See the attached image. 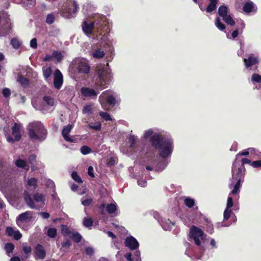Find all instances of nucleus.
<instances>
[{"label": "nucleus", "mask_w": 261, "mask_h": 261, "mask_svg": "<svg viewBox=\"0 0 261 261\" xmlns=\"http://www.w3.org/2000/svg\"><path fill=\"white\" fill-rule=\"evenodd\" d=\"M15 165L18 168H24L27 166V162L22 159H19L16 161Z\"/></svg>", "instance_id": "41"}, {"label": "nucleus", "mask_w": 261, "mask_h": 261, "mask_svg": "<svg viewBox=\"0 0 261 261\" xmlns=\"http://www.w3.org/2000/svg\"><path fill=\"white\" fill-rule=\"evenodd\" d=\"M58 8L60 13L63 17L70 18L71 15V9L67 3L60 2L58 5Z\"/></svg>", "instance_id": "9"}, {"label": "nucleus", "mask_w": 261, "mask_h": 261, "mask_svg": "<svg viewBox=\"0 0 261 261\" xmlns=\"http://www.w3.org/2000/svg\"><path fill=\"white\" fill-rule=\"evenodd\" d=\"M233 205V199L231 197L229 196L227 198L226 207L231 208Z\"/></svg>", "instance_id": "56"}, {"label": "nucleus", "mask_w": 261, "mask_h": 261, "mask_svg": "<svg viewBox=\"0 0 261 261\" xmlns=\"http://www.w3.org/2000/svg\"><path fill=\"white\" fill-rule=\"evenodd\" d=\"M231 210L230 208L226 207L225 210H224V213H223V217H224V220H227L230 216V215L231 214Z\"/></svg>", "instance_id": "46"}, {"label": "nucleus", "mask_w": 261, "mask_h": 261, "mask_svg": "<svg viewBox=\"0 0 261 261\" xmlns=\"http://www.w3.org/2000/svg\"><path fill=\"white\" fill-rule=\"evenodd\" d=\"M11 45L15 49H18L21 45V41L16 38H13L10 41Z\"/></svg>", "instance_id": "28"}, {"label": "nucleus", "mask_w": 261, "mask_h": 261, "mask_svg": "<svg viewBox=\"0 0 261 261\" xmlns=\"http://www.w3.org/2000/svg\"><path fill=\"white\" fill-rule=\"evenodd\" d=\"M250 149V148H248L247 150H244L240 152L239 153L237 154L236 155V159H237V158L239 159L240 156H243V155H244V156H247V155H248L249 154V150Z\"/></svg>", "instance_id": "51"}, {"label": "nucleus", "mask_w": 261, "mask_h": 261, "mask_svg": "<svg viewBox=\"0 0 261 261\" xmlns=\"http://www.w3.org/2000/svg\"><path fill=\"white\" fill-rule=\"evenodd\" d=\"M97 77L96 79V84L102 89L107 87L106 85L109 80L110 74L103 68L97 70Z\"/></svg>", "instance_id": "3"}, {"label": "nucleus", "mask_w": 261, "mask_h": 261, "mask_svg": "<svg viewBox=\"0 0 261 261\" xmlns=\"http://www.w3.org/2000/svg\"><path fill=\"white\" fill-rule=\"evenodd\" d=\"M37 180L35 178H31L28 180V185L29 186H33L35 189L37 187Z\"/></svg>", "instance_id": "49"}, {"label": "nucleus", "mask_w": 261, "mask_h": 261, "mask_svg": "<svg viewBox=\"0 0 261 261\" xmlns=\"http://www.w3.org/2000/svg\"><path fill=\"white\" fill-rule=\"evenodd\" d=\"M92 202V200L91 199H87L83 200L82 201V203L84 206H89Z\"/></svg>", "instance_id": "63"}, {"label": "nucleus", "mask_w": 261, "mask_h": 261, "mask_svg": "<svg viewBox=\"0 0 261 261\" xmlns=\"http://www.w3.org/2000/svg\"><path fill=\"white\" fill-rule=\"evenodd\" d=\"M43 76L46 81H48L52 73V70L50 67L43 68Z\"/></svg>", "instance_id": "27"}, {"label": "nucleus", "mask_w": 261, "mask_h": 261, "mask_svg": "<svg viewBox=\"0 0 261 261\" xmlns=\"http://www.w3.org/2000/svg\"><path fill=\"white\" fill-rule=\"evenodd\" d=\"M88 127L90 129L100 130L101 128V124L100 122H96L94 123H91L88 124Z\"/></svg>", "instance_id": "35"}, {"label": "nucleus", "mask_w": 261, "mask_h": 261, "mask_svg": "<svg viewBox=\"0 0 261 261\" xmlns=\"http://www.w3.org/2000/svg\"><path fill=\"white\" fill-rule=\"evenodd\" d=\"M22 250L26 254H30L32 251L31 247L28 246H23Z\"/></svg>", "instance_id": "62"}, {"label": "nucleus", "mask_w": 261, "mask_h": 261, "mask_svg": "<svg viewBox=\"0 0 261 261\" xmlns=\"http://www.w3.org/2000/svg\"><path fill=\"white\" fill-rule=\"evenodd\" d=\"M91 54L94 58L101 59L104 57L105 53L100 48H97L94 51H92Z\"/></svg>", "instance_id": "22"}, {"label": "nucleus", "mask_w": 261, "mask_h": 261, "mask_svg": "<svg viewBox=\"0 0 261 261\" xmlns=\"http://www.w3.org/2000/svg\"><path fill=\"white\" fill-rule=\"evenodd\" d=\"M51 55L53 58L56 59L58 62H60L63 58L62 54L58 51H54Z\"/></svg>", "instance_id": "39"}, {"label": "nucleus", "mask_w": 261, "mask_h": 261, "mask_svg": "<svg viewBox=\"0 0 261 261\" xmlns=\"http://www.w3.org/2000/svg\"><path fill=\"white\" fill-rule=\"evenodd\" d=\"M215 25L220 31H224L226 28L225 25L221 21L219 17L216 18Z\"/></svg>", "instance_id": "37"}, {"label": "nucleus", "mask_w": 261, "mask_h": 261, "mask_svg": "<svg viewBox=\"0 0 261 261\" xmlns=\"http://www.w3.org/2000/svg\"><path fill=\"white\" fill-rule=\"evenodd\" d=\"M152 146L159 150V155L163 158L171 155L173 151V141L170 138L159 133H154L149 139Z\"/></svg>", "instance_id": "1"}, {"label": "nucleus", "mask_w": 261, "mask_h": 261, "mask_svg": "<svg viewBox=\"0 0 261 261\" xmlns=\"http://www.w3.org/2000/svg\"><path fill=\"white\" fill-rule=\"evenodd\" d=\"M99 115L106 121H110L112 120L111 116L107 112H100Z\"/></svg>", "instance_id": "48"}, {"label": "nucleus", "mask_w": 261, "mask_h": 261, "mask_svg": "<svg viewBox=\"0 0 261 261\" xmlns=\"http://www.w3.org/2000/svg\"><path fill=\"white\" fill-rule=\"evenodd\" d=\"M47 235L50 238H55L57 236V229L55 228H49L47 231Z\"/></svg>", "instance_id": "40"}, {"label": "nucleus", "mask_w": 261, "mask_h": 261, "mask_svg": "<svg viewBox=\"0 0 261 261\" xmlns=\"http://www.w3.org/2000/svg\"><path fill=\"white\" fill-rule=\"evenodd\" d=\"M35 258L36 259H43L46 257V251L43 246L41 244H37L34 249Z\"/></svg>", "instance_id": "14"}, {"label": "nucleus", "mask_w": 261, "mask_h": 261, "mask_svg": "<svg viewBox=\"0 0 261 261\" xmlns=\"http://www.w3.org/2000/svg\"><path fill=\"white\" fill-rule=\"evenodd\" d=\"M83 225L86 227L90 228L93 224V220L91 218L85 217L83 219Z\"/></svg>", "instance_id": "33"}, {"label": "nucleus", "mask_w": 261, "mask_h": 261, "mask_svg": "<svg viewBox=\"0 0 261 261\" xmlns=\"http://www.w3.org/2000/svg\"><path fill=\"white\" fill-rule=\"evenodd\" d=\"M237 182L234 186L233 190L229 193V195L230 194L235 195L240 192V189L241 187V182L243 181L241 180H236Z\"/></svg>", "instance_id": "25"}, {"label": "nucleus", "mask_w": 261, "mask_h": 261, "mask_svg": "<svg viewBox=\"0 0 261 261\" xmlns=\"http://www.w3.org/2000/svg\"><path fill=\"white\" fill-rule=\"evenodd\" d=\"M2 93L5 97H8L11 94L10 90L9 88H5L3 90Z\"/></svg>", "instance_id": "58"}, {"label": "nucleus", "mask_w": 261, "mask_h": 261, "mask_svg": "<svg viewBox=\"0 0 261 261\" xmlns=\"http://www.w3.org/2000/svg\"><path fill=\"white\" fill-rule=\"evenodd\" d=\"M76 70L80 74H88L90 72V66L88 61L82 60L76 65Z\"/></svg>", "instance_id": "10"}, {"label": "nucleus", "mask_w": 261, "mask_h": 261, "mask_svg": "<svg viewBox=\"0 0 261 261\" xmlns=\"http://www.w3.org/2000/svg\"><path fill=\"white\" fill-rule=\"evenodd\" d=\"M124 244L126 247L132 250H136L139 246V244L137 240L131 236L125 239Z\"/></svg>", "instance_id": "13"}, {"label": "nucleus", "mask_w": 261, "mask_h": 261, "mask_svg": "<svg viewBox=\"0 0 261 261\" xmlns=\"http://www.w3.org/2000/svg\"><path fill=\"white\" fill-rule=\"evenodd\" d=\"M33 212L32 211H28L19 214L16 219L17 224L20 226L21 223L27 220H31L33 218Z\"/></svg>", "instance_id": "11"}, {"label": "nucleus", "mask_w": 261, "mask_h": 261, "mask_svg": "<svg viewBox=\"0 0 261 261\" xmlns=\"http://www.w3.org/2000/svg\"><path fill=\"white\" fill-rule=\"evenodd\" d=\"M36 155L34 154H31L29 157V162L31 165L32 170H34L36 162Z\"/></svg>", "instance_id": "38"}, {"label": "nucleus", "mask_w": 261, "mask_h": 261, "mask_svg": "<svg viewBox=\"0 0 261 261\" xmlns=\"http://www.w3.org/2000/svg\"><path fill=\"white\" fill-rule=\"evenodd\" d=\"M244 62L245 67L248 69L251 66L257 64L259 60L257 57H255L253 54H251L247 59L245 58L244 59Z\"/></svg>", "instance_id": "15"}, {"label": "nucleus", "mask_w": 261, "mask_h": 261, "mask_svg": "<svg viewBox=\"0 0 261 261\" xmlns=\"http://www.w3.org/2000/svg\"><path fill=\"white\" fill-rule=\"evenodd\" d=\"M206 231L210 234H212L214 232V228L212 223L207 224V226L206 227Z\"/></svg>", "instance_id": "61"}, {"label": "nucleus", "mask_w": 261, "mask_h": 261, "mask_svg": "<svg viewBox=\"0 0 261 261\" xmlns=\"http://www.w3.org/2000/svg\"><path fill=\"white\" fill-rule=\"evenodd\" d=\"M27 130L29 138L33 141L41 142L47 137V130L40 121H36L30 123Z\"/></svg>", "instance_id": "2"}, {"label": "nucleus", "mask_w": 261, "mask_h": 261, "mask_svg": "<svg viewBox=\"0 0 261 261\" xmlns=\"http://www.w3.org/2000/svg\"><path fill=\"white\" fill-rule=\"evenodd\" d=\"M82 95L86 97H96L98 93L96 92L93 89L87 87H83L81 89Z\"/></svg>", "instance_id": "16"}, {"label": "nucleus", "mask_w": 261, "mask_h": 261, "mask_svg": "<svg viewBox=\"0 0 261 261\" xmlns=\"http://www.w3.org/2000/svg\"><path fill=\"white\" fill-rule=\"evenodd\" d=\"M81 152L83 154L86 155L91 152V149L86 145H84L81 148Z\"/></svg>", "instance_id": "44"}, {"label": "nucleus", "mask_w": 261, "mask_h": 261, "mask_svg": "<svg viewBox=\"0 0 261 261\" xmlns=\"http://www.w3.org/2000/svg\"><path fill=\"white\" fill-rule=\"evenodd\" d=\"M129 147L133 148L136 144V137L134 135H130L128 138Z\"/></svg>", "instance_id": "47"}, {"label": "nucleus", "mask_w": 261, "mask_h": 261, "mask_svg": "<svg viewBox=\"0 0 261 261\" xmlns=\"http://www.w3.org/2000/svg\"><path fill=\"white\" fill-rule=\"evenodd\" d=\"M15 248L14 245L12 243H7L5 244L4 249L6 252L7 254L10 256V254L12 253Z\"/></svg>", "instance_id": "26"}, {"label": "nucleus", "mask_w": 261, "mask_h": 261, "mask_svg": "<svg viewBox=\"0 0 261 261\" xmlns=\"http://www.w3.org/2000/svg\"><path fill=\"white\" fill-rule=\"evenodd\" d=\"M94 28V23L93 22L89 23L87 21H85L83 23L82 30L87 35H91Z\"/></svg>", "instance_id": "17"}, {"label": "nucleus", "mask_w": 261, "mask_h": 261, "mask_svg": "<svg viewBox=\"0 0 261 261\" xmlns=\"http://www.w3.org/2000/svg\"><path fill=\"white\" fill-rule=\"evenodd\" d=\"M61 245L62 248L65 249H69L71 246V243L69 240L67 239L66 241L63 242Z\"/></svg>", "instance_id": "52"}, {"label": "nucleus", "mask_w": 261, "mask_h": 261, "mask_svg": "<svg viewBox=\"0 0 261 261\" xmlns=\"http://www.w3.org/2000/svg\"><path fill=\"white\" fill-rule=\"evenodd\" d=\"M184 204L189 208H192L195 204V200L190 197H186L184 199Z\"/></svg>", "instance_id": "31"}, {"label": "nucleus", "mask_w": 261, "mask_h": 261, "mask_svg": "<svg viewBox=\"0 0 261 261\" xmlns=\"http://www.w3.org/2000/svg\"><path fill=\"white\" fill-rule=\"evenodd\" d=\"M61 232L64 237L69 236L75 243H79L82 240V237L80 233L77 232H73L70 230L67 225H61Z\"/></svg>", "instance_id": "4"}, {"label": "nucleus", "mask_w": 261, "mask_h": 261, "mask_svg": "<svg viewBox=\"0 0 261 261\" xmlns=\"http://www.w3.org/2000/svg\"><path fill=\"white\" fill-rule=\"evenodd\" d=\"M72 129V126L70 124L65 126L62 131V135L64 139L67 142H72L73 139L69 136V134Z\"/></svg>", "instance_id": "18"}, {"label": "nucleus", "mask_w": 261, "mask_h": 261, "mask_svg": "<svg viewBox=\"0 0 261 261\" xmlns=\"http://www.w3.org/2000/svg\"><path fill=\"white\" fill-rule=\"evenodd\" d=\"M63 82V77L61 72L59 69H57L55 71V75L54 79V85L56 89H60Z\"/></svg>", "instance_id": "12"}, {"label": "nucleus", "mask_w": 261, "mask_h": 261, "mask_svg": "<svg viewBox=\"0 0 261 261\" xmlns=\"http://www.w3.org/2000/svg\"><path fill=\"white\" fill-rule=\"evenodd\" d=\"M92 111V109L91 105H86L83 109V113L84 114H90Z\"/></svg>", "instance_id": "53"}, {"label": "nucleus", "mask_w": 261, "mask_h": 261, "mask_svg": "<svg viewBox=\"0 0 261 261\" xmlns=\"http://www.w3.org/2000/svg\"><path fill=\"white\" fill-rule=\"evenodd\" d=\"M217 8V5L213 4L210 3L209 5L206 8V11L207 13H211L213 11L215 10Z\"/></svg>", "instance_id": "50"}, {"label": "nucleus", "mask_w": 261, "mask_h": 261, "mask_svg": "<svg viewBox=\"0 0 261 261\" xmlns=\"http://www.w3.org/2000/svg\"><path fill=\"white\" fill-rule=\"evenodd\" d=\"M243 10L246 13H249L253 11H256V8H255L254 4L251 1H248L245 3L243 7Z\"/></svg>", "instance_id": "19"}, {"label": "nucleus", "mask_w": 261, "mask_h": 261, "mask_svg": "<svg viewBox=\"0 0 261 261\" xmlns=\"http://www.w3.org/2000/svg\"><path fill=\"white\" fill-rule=\"evenodd\" d=\"M228 11V9L226 6L221 5L218 9V14L220 17H223L227 15Z\"/></svg>", "instance_id": "24"}, {"label": "nucleus", "mask_w": 261, "mask_h": 261, "mask_svg": "<svg viewBox=\"0 0 261 261\" xmlns=\"http://www.w3.org/2000/svg\"><path fill=\"white\" fill-rule=\"evenodd\" d=\"M30 46L33 48H36L37 47V39L34 38H33L30 41Z\"/></svg>", "instance_id": "59"}, {"label": "nucleus", "mask_w": 261, "mask_h": 261, "mask_svg": "<svg viewBox=\"0 0 261 261\" xmlns=\"http://www.w3.org/2000/svg\"><path fill=\"white\" fill-rule=\"evenodd\" d=\"M107 92V91L103 92L99 96V101L102 107L105 109H106V106L107 104L112 107L114 106L116 104V98L113 95H109L107 96L106 98V102H105L104 99Z\"/></svg>", "instance_id": "8"}, {"label": "nucleus", "mask_w": 261, "mask_h": 261, "mask_svg": "<svg viewBox=\"0 0 261 261\" xmlns=\"http://www.w3.org/2000/svg\"><path fill=\"white\" fill-rule=\"evenodd\" d=\"M134 257L135 261H141L140 252L139 251H136L134 252Z\"/></svg>", "instance_id": "64"}, {"label": "nucleus", "mask_w": 261, "mask_h": 261, "mask_svg": "<svg viewBox=\"0 0 261 261\" xmlns=\"http://www.w3.org/2000/svg\"><path fill=\"white\" fill-rule=\"evenodd\" d=\"M232 179L233 180L243 181L245 176L246 169L245 167H242L240 166H234L233 162L231 169Z\"/></svg>", "instance_id": "5"}, {"label": "nucleus", "mask_w": 261, "mask_h": 261, "mask_svg": "<svg viewBox=\"0 0 261 261\" xmlns=\"http://www.w3.org/2000/svg\"><path fill=\"white\" fill-rule=\"evenodd\" d=\"M222 18L224 22L228 25L233 26L235 24L234 20L230 15L227 14L226 16L223 17Z\"/></svg>", "instance_id": "30"}, {"label": "nucleus", "mask_w": 261, "mask_h": 261, "mask_svg": "<svg viewBox=\"0 0 261 261\" xmlns=\"http://www.w3.org/2000/svg\"><path fill=\"white\" fill-rule=\"evenodd\" d=\"M153 131L152 129H149L148 131L146 132L144 134V137L145 139H147L149 137H151L153 135Z\"/></svg>", "instance_id": "60"}, {"label": "nucleus", "mask_w": 261, "mask_h": 261, "mask_svg": "<svg viewBox=\"0 0 261 261\" xmlns=\"http://www.w3.org/2000/svg\"><path fill=\"white\" fill-rule=\"evenodd\" d=\"M251 81L257 83H261V75L253 73L251 76Z\"/></svg>", "instance_id": "45"}, {"label": "nucleus", "mask_w": 261, "mask_h": 261, "mask_svg": "<svg viewBox=\"0 0 261 261\" xmlns=\"http://www.w3.org/2000/svg\"><path fill=\"white\" fill-rule=\"evenodd\" d=\"M234 166H240L242 167H245L244 165L246 164H250L251 166L252 162L247 158H243L242 159H236L234 161Z\"/></svg>", "instance_id": "21"}, {"label": "nucleus", "mask_w": 261, "mask_h": 261, "mask_svg": "<svg viewBox=\"0 0 261 261\" xmlns=\"http://www.w3.org/2000/svg\"><path fill=\"white\" fill-rule=\"evenodd\" d=\"M14 237V239L15 240H20L22 237L21 233L19 232V230H16L14 232V233L12 236Z\"/></svg>", "instance_id": "55"}, {"label": "nucleus", "mask_w": 261, "mask_h": 261, "mask_svg": "<svg viewBox=\"0 0 261 261\" xmlns=\"http://www.w3.org/2000/svg\"><path fill=\"white\" fill-rule=\"evenodd\" d=\"M55 20V17L53 13L48 14L46 16V22L48 24H53Z\"/></svg>", "instance_id": "43"}, {"label": "nucleus", "mask_w": 261, "mask_h": 261, "mask_svg": "<svg viewBox=\"0 0 261 261\" xmlns=\"http://www.w3.org/2000/svg\"><path fill=\"white\" fill-rule=\"evenodd\" d=\"M251 166H252L254 168L261 167V160H257L252 162Z\"/></svg>", "instance_id": "57"}, {"label": "nucleus", "mask_w": 261, "mask_h": 261, "mask_svg": "<svg viewBox=\"0 0 261 261\" xmlns=\"http://www.w3.org/2000/svg\"><path fill=\"white\" fill-rule=\"evenodd\" d=\"M43 100L49 106H53L55 104V99L50 96L45 95L43 96Z\"/></svg>", "instance_id": "34"}, {"label": "nucleus", "mask_w": 261, "mask_h": 261, "mask_svg": "<svg viewBox=\"0 0 261 261\" xmlns=\"http://www.w3.org/2000/svg\"><path fill=\"white\" fill-rule=\"evenodd\" d=\"M24 200L27 204L31 208H35V205L29 193L25 191L24 192Z\"/></svg>", "instance_id": "20"}, {"label": "nucleus", "mask_w": 261, "mask_h": 261, "mask_svg": "<svg viewBox=\"0 0 261 261\" xmlns=\"http://www.w3.org/2000/svg\"><path fill=\"white\" fill-rule=\"evenodd\" d=\"M21 4L23 7L28 9L31 6H33L36 4V0H22Z\"/></svg>", "instance_id": "29"}, {"label": "nucleus", "mask_w": 261, "mask_h": 261, "mask_svg": "<svg viewBox=\"0 0 261 261\" xmlns=\"http://www.w3.org/2000/svg\"><path fill=\"white\" fill-rule=\"evenodd\" d=\"M71 177L76 182L79 184H81L83 182V180L80 176L78 175L76 172L73 171L71 173Z\"/></svg>", "instance_id": "42"}, {"label": "nucleus", "mask_w": 261, "mask_h": 261, "mask_svg": "<svg viewBox=\"0 0 261 261\" xmlns=\"http://www.w3.org/2000/svg\"><path fill=\"white\" fill-rule=\"evenodd\" d=\"M33 198L36 202H41L43 204H44L45 199L43 194L37 193L34 195Z\"/></svg>", "instance_id": "36"}, {"label": "nucleus", "mask_w": 261, "mask_h": 261, "mask_svg": "<svg viewBox=\"0 0 261 261\" xmlns=\"http://www.w3.org/2000/svg\"><path fill=\"white\" fill-rule=\"evenodd\" d=\"M6 231L9 236L12 237L15 231L12 227L9 226L6 228Z\"/></svg>", "instance_id": "54"}, {"label": "nucleus", "mask_w": 261, "mask_h": 261, "mask_svg": "<svg viewBox=\"0 0 261 261\" xmlns=\"http://www.w3.org/2000/svg\"><path fill=\"white\" fill-rule=\"evenodd\" d=\"M203 234L204 232L202 230L194 225H193L190 229L189 236L190 238L193 239L195 243L198 246L200 247L201 246L199 238L202 237Z\"/></svg>", "instance_id": "6"}, {"label": "nucleus", "mask_w": 261, "mask_h": 261, "mask_svg": "<svg viewBox=\"0 0 261 261\" xmlns=\"http://www.w3.org/2000/svg\"><path fill=\"white\" fill-rule=\"evenodd\" d=\"M117 210V205L116 203L108 204L107 206V211L109 214L114 213Z\"/></svg>", "instance_id": "32"}, {"label": "nucleus", "mask_w": 261, "mask_h": 261, "mask_svg": "<svg viewBox=\"0 0 261 261\" xmlns=\"http://www.w3.org/2000/svg\"><path fill=\"white\" fill-rule=\"evenodd\" d=\"M20 125L15 122L12 128V135L14 136V138H13L11 135H8L7 137V140L8 142L14 143L16 141H18L21 139V135L20 133Z\"/></svg>", "instance_id": "7"}, {"label": "nucleus", "mask_w": 261, "mask_h": 261, "mask_svg": "<svg viewBox=\"0 0 261 261\" xmlns=\"http://www.w3.org/2000/svg\"><path fill=\"white\" fill-rule=\"evenodd\" d=\"M17 81L23 88H27L29 86V80L23 75H19Z\"/></svg>", "instance_id": "23"}]
</instances>
